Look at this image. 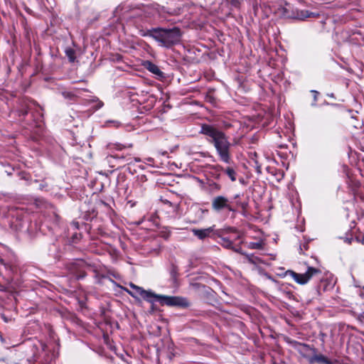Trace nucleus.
<instances>
[{
    "mask_svg": "<svg viewBox=\"0 0 364 364\" xmlns=\"http://www.w3.org/2000/svg\"><path fill=\"white\" fill-rule=\"evenodd\" d=\"M129 287L132 290L126 288L124 291L135 299H139L141 297L152 304L157 301L161 305L168 306L186 308L190 306L189 301L185 297L156 294L151 290H145L133 283H130Z\"/></svg>",
    "mask_w": 364,
    "mask_h": 364,
    "instance_id": "nucleus-1",
    "label": "nucleus"
},
{
    "mask_svg": "<svg viewBox=\"0 0 364 364\" xmlns=\"http://www.w3.org/2000/svg\"><path fill=\"white\" fill-rule=\"evenodd\" d=\"M200 133L206 136L208 141L214 146L220 160L225 164H230L232 144L225 133L207 124L201 125Z\"/></svg>",
    "mask_w": 364,
    "mask_h": 364,
    "instance_id": "nucleus-2",
    "label": "nucleus"
},
{
    "mask_svg": "<svg viewBox=\"0 0 364 364\" xmlns=\"http://www.w3.org/2000/svg\"><path fill=\"white\" fill-rule=\"evenodd\" d=\"M146 36L154 39L159 46L170 48L181 42L182 33L178 27H157L147 30Z\"/></svg>",
    "mask_w": 364,
    "mask_h": 364,
    "instance_id": "nucleus-3",
    "label": "nucleus"
},
{
    "mask_svg": "<svg viewBox=\"0 0 364 364\" xmlns=\"http://www.w3.org/2000/svg\"><path fill=\"white\" fill-rule=\"evenodd\" d=\"M212 210L218 214L224 212H236V208L232 205L230 200L225 196H217L211 200Z\"/></svg>",
    "mask_w": 364,
    "mask_h": 364,
    "instance_id": "nucleus-4",
    "label": "nucleus"
},
{
    "mask_svg": "<svg viewBox=\"0 0 364 364\" xmlns=\"http://www.w3.org/2000/svg\"><path fill=\"white\" fill-rule=\"evenodd\" d=\"M319 269L309 267L304 274H299L292 270H288L287 274H289L294 281L301 285L306 284L314 276L321 274Z\"/></svg>",
    "mask_w": 364,
    "mask_h": 364,
    "instance_id": "nucleus-5",
    "label": "nucleus"
},
{
    "mask_svg": "<svg viewBox=\"0 0 364 364\" xmlns=\"http://www.w3.org/2000/svg\"><path fill=\"white\" fill-rule=\"evenodd\" d=\"M23 212L17 208H12L9 210L6 215L9 227L14 230H18L22 227L21 217Z\"/></svg>",
    "mask_w": 364,
    "mask_h": 364,
    "instance_id": "nucleus-6",
    "label": "nucleus"
},
{
    "mask_svg": "<svg viewBox=\"0 0 364 364\" xmlns=\"http://www.w3.org/2000/svg\"><path fill=\"white\" fill-rule=\"evenodd\" d=\"M297 351L310 362V358L316 353V349L311 347L308 344L297 343L296 347Z\"/></svg>",
    "mask_w": 364,
    "mask_h": 364,
    "instance_id": "nucleus-7",
    "label": "nucleus"
},
{
    "mask_svg": "<svg viewBox=\"0 0 364 364\" xmlns=\"http://www.w3.org/2000/svg\"><path fill=\"white\" fill-rule=\"evenodd\" d=\"M144 65L150 73L154 74L157 79L161 80L165 77V74L160 70L158 65L152 62L146 61Z\"/></svg>",
    "mask_w": 364,
    "mask_h": 364,
    "instance_id": "nucleus-8",
    "label": "nucleus"
},
{
    "mask_svg": "<svg viewBox=\"0 0 364 364\" xmlns=\"http://www.w3.org/2000/svg\"><path fill=\"white\" fill-rule=\"evenodd\" d=\"M141 11L145 18L155 17L160 15V7L158 5H146L143 7Z\"/></svg>",
    "mask_w": 364,
    "mask_h": 364,
    "instance_id": "nucleus-9",
    "label": "nucleus"
},
{
    "mask_svg": "<svg viewBox=\"0 0 364 364\" xmlns=\"http://www.w3.org/2000/svg\"><path fill=\"white\" fill-rule=\"evenodd\" d=\"M215 225L209 227L205 229H193L192 232L193 235L200 240H204L209 237L210 234L214 231Z\"/></svg>",
    "mask_w": 364,
    "mask_h": 364,
    "instance_id": "nucleus-10",
    "label": "nucleus"
},
{
    "mask_svg": "<svg viewBox=\"0 0 364 364\" xmlns=\"http://www.w3.org/2000/svg\"><path fill=\"white\" fill-rule=\"evenodd\" d=\"M81 91H87L86 89H75L73 91H63L62 92V95L65 99L69 100H76L79 97Z\"/></svg>",
    "mask_w": 364,
    "mask_h": 364,
    "instance_id": "nucleus-11",
    "label": "nucleus"
},
{
    "mask_svg": "<svg viewBox=\"0 0 364 364\" xmlns=\"http://www.w3.org/2000/svg\"><path fill=\"white\" fill-rule=\"evenodd\" d=\"M319 14L318 13L310 12L307 10L297 11L296 18L299 20H305L308 18L317 17Z\"/></svg>",
    "mask_w": 364,
    "mask_h": 364,
    "instance_id": "nucleus-12",
    "label": "nucleus"
},
{
    "mask_svg": "<svg viewBox=\"0 0 364 364\" xmlns=\"http://www.w3.org/2000/svg\"><path fill=\"white\" fill-rule=\"evenodd\" d=\"M215 168H217V170L224 171L225 174L229 177V178L232 181H236L237 173H236V171H235L234 167L228 166L226 168H223L220 166H218Z\"/></svg>",
    "mask_w": 364,
    "mask_h": 364,
    "instance_id": "nucleus-13",
    "label": "nucleus"
},
{
    "mask_svg": "<svg viewBox=\"0 0 364 364\" xmlns=\"http://www.w3.org/2000/svg\"><path fill=\"white\" fill-rule=\"evenodd\" d=\"M316 362L323 364H333L332 362L329 360L326 356L321 354L317 355L316 353L312 355L311 358H310L309 363H314Z\"/></svg>",
    "mask_w": 364,
    "mask_h": 364,
    "instance_id": "nucleus-14",
    "label": "nucleus"
},
{
    "mask_svg": "<svg viewBox=\"0 0 364 364\" xmlns=\"http://www.w3.org/2000/svg\"><path fill=\"white\" fill-rule=\"evenodd\" d=\"M85 103L86 105L97 103L96 106L93 108L94 110H98L104 106L103 102L100 100L99 98L95 96H92L90 98L85 100Z\"/></svg>",
    "mask_w": 364,
    "mask_h": 364,
    "instance_id": "nucleus-15",
    "label": "nucleus"
},
{
    "mask_svg": "<svg viewBox=\"0 0 364 364\" xmlns=\"http://www.w3.org/2000/svg\"><path fill=\"white\" fill-rule=\"evenodd\" d=\"M127 147H132V144H129L128 146L123 145L119 143H109L107 146V149L112 151V150H122Z\"/></svg>",
    "mask_w": 364,
    "mask_h": 364,
    "instance_id": "nucleus-16",
    "label": "nucleus"
},
{
    "mask_svg": "<svg viewBox=\"0 0 364 364\" xmlns=\"http://www.w3.org/2000/svg\"><path fill=\"white\" fill-rule=\"evenodd\" d=\"M65 53L70 62L73 63L75 60V50L72 48L68 47L65 49Z\"/></svg>",
    "mask_w": 364,
    "mask_h": 364,
    "instance_id": "nucleus-17",
    "label": "nucleus"
},
{
    "mask_svg": "<svg viewBox=\"0 0 364 364\" xmlns=\"http://www.w3.org/2000/svg\"><path fill=\"white\" fill-rule=\"evenodd\" d=\"M221 189V186L214 181H210L208 183V190L210 193H215L220 191Z\"/></svg>",
    "mask_w": 364,
    "mask_h": 364,
    "instance_id": "nucleus-18",
    "label": "nucleus"
},
{
    "mask_svg": "<svg viewBox=\"0 0 364 364\" xmlns=\"http://www.w3.org/2000/svg\"><path fill=\"white\" fill-rule=\"evenodd\" d=\"M247 246L251 250H262L264 247V242L262 241L250 242L247 243Z\"/></svg>",
    "mask_w": 364,
    "mask_h": 364,
    "instance_id": "nucleus-19",
    "label": "nucleus"
},
{
    "mask_svg": "<svg viewBox=\"0 0 364 364\" xmlns=\"http://www.w3.org/2000/svg\"><path fill=\"white\" fill-rule=\"evenodd\" d=\"M221 245L227 249H233V244L230 239L228 237H221Z\"/></svg>",
    "mask_w": 364,
    "mask_h": 364,
    "instance_id": "nucleus-20",
    "label": "nucleus"
},
{
    "mask_svg": "<svg viewBox=\"0 0 364 364\" xmlns=\"http://www.w3.org/2000/svg\"><path fill=\"white\" fill-rule=\"evenodd\" d=\"M235 205L237 208H240L243 211H246L248 207V202L247 201H240V200H236L235 201Z\"/></svg>",
    "mask_w": 364,
    "mask_h": 364,
    "instance_id": "nucleus-21",
    "label": "nucleus"
},
{
    "mask_svg": "<svg viewBox=\"0 0 364 364\" xmlns=\"http://www.w3.org/2000/svg\"><path fill=\"white\" fill-rule=\"evenodd\" d=\"M279 292L282 296H284L285 298L291 299L293 297V294L291 291H287L282 288H280L279 289Z\"/></svg>",
    "mask_w": 364,
    "mask_h": 364,
    "instance_id": "nucleus-22",
    "label": "nucleus"
},
{
    "mask_svg": "<svg viewBox=\"0 0 364 364\" xmlns=\"http://www.w3.org/2000/svg\"><path fill=\"white\" fill-rule=\"evenodd\" d=\"M232 250H233L235 252H238V253H240L241 255H245V256L248 258V259H249V260H250V256L249 255L245 254V252H243L242 251L241 247H234V246H233V249H232Z\"/></svg>",
    "mask_w": 364,
    "mask_h": 364,
    "instance_id": "nucleus-23",
    "label": "nucleus"
},
{
    "mask_svg": "<svg viewBox=\"0 0 364 364\" xmlns=\"http://www.w3.org/2000/svg\"><path fill=\"white\" fill-rule=\"evenodd\" d=\"M314 97V102L311 104L312 106H316V102L317 101L318 96L319 95L318 92L316 90H311Z\"/></svg>",
    "mask_w": 364,
    "mask_h": 364,
    "instance_id": "nucleus-24",
    "label": "nucleus"
},
{
    "mask_svg": "<svg viewBox=\"0 0 364 364\" xmlns=\"http://www.w3.org/2000/svg\"><path fill=\"white\" fill-rule=\"evenodd\" d=\"M355 316L358 321L364 322V311L360 314H356Z\"/></svg>",
    "mask_w": 364,
    "mask_h": 364,
    "instance_id": "nucleus-25",
    "label": "nucleus"
},
{
    "mask_svg": "<svg viewBox=\"0 0 364 364\" xmlns=\"http://www.w3.org/2000/svg\"><path fill=\"white\" fill-rule=\"evenodd\" d=\"M177 269L176 267H173L171 270V275L173 277V279H176L177 277Z\"/></svg>",
    "mask_w": 364,
    "mask_h": 364,
    "instance_id": "nucleus-26",
    "label": "nucleus"
},
{
    "mask_svg": "<svg viewBox=\"0 0 364 364\" xmlns=\"http://www.w3.org/2000/svg\"><path fill=\"white\" fill-rule=\"evenodd\" d=\"M244 0H230V4L235 6V7H237L240 6V4H241L242 1H243Z\"/></svg>",
    "mask_w": 364,
    "mask_h": 364,
    "instance_id": "nucleus-27",
    "label": "nucleus"
},
{
    "mask_svg": "<svg viewBox=\"0 0 364 364\" xmlns=\"http://www.w3.org/2000/svg\"><path fill=\"white\" fill-rule=\"evenodd\" d=\"M85 276H86V273L83 271V272H80L78 275H77V278L78 279H80L84 278Z\"/></svg>",
    "mask_w": 364,
    "mask_h": 364,
    "instance_id": "nucleus-28",
    "label": "nucleus"
},
{
    "mask_svg": "<svg viewBox=\"0 0 364 364\" xmlns=\"http://www.w3.org/2000/svg\"><path fill=\"white\" fill-rule=\"evenodd\" d=\"M28 114V110H21L19 111V116H25Z\"/></svg>",
    "mask_w": 364,
    "mask_h": 364,
    "instance_id": "nucleus-29",
    "label": "nucleus"
},
{
    "mask_svg": "<svg viewBox=\"0 0 364 364\" xmlns=\"http://www.w3.org/2000/svg\"><path fill=\"white\" fill-rule=\"evenodd\" d=\"M71 225L75 228V229H78V227H79V225H78V223L77 222H73L71 223Z\"/></svg>",
    "mask_w": 364,
    "mask_h": 364,
    "instance_id": "nucleus-30",
    "label": "nucleus"
},
{
    "mask_svg": "<svg viewBox=\"0 0 364 364\" xmlns=\"http://www.w3.org/2000/svg\"><path fill=\"white\" fill-rule=\"evenodd\" d=\"M146 160L149 162V163H151V162H153L154 161V159L152 158H147L146 159Z\"/></svg>",
    "mask_w": 364,
    "mask_h": 364,
    "instance_id": "nucleus-31",
    "label": "nucleus"
},
{
    "mask_svg": "<svg viewBox=\"0 0 364 364\" xmlns=\"http://www.w3.org/2000/svg\"><path fill=\"white\" fill-rule=\"evenodd\" d=\"M107 123H114V126H118V122H114V121H112V122H107Z\"/></svg>",
    "mask_w": 364,
    "mask_h": 364,
    "instance_id": "nucleus-32",
    "label": "nucleus"
},
{
    "mask_svg": "<svg viewBox=\"0 0 364 364\" xmlns=\"http://www.w3.org/2000/svg\"><path fill=\"white\" fill-rule=\"evenodd\" d=\"M240 197V195L239 194H237L234 196V199H235L236 200H237V199L239 198Z\"/></svg>",
    "mask_w": 364,
    "mask_h": 364,
    "instance_id": "nucleus-33",
    "label": "nucleus"
},
{
    "mask_svg": "<svg viewBox=\"0 0 364 364\" xmlns=\"http://www.w3.org/2000/svg\"><path fill=\"white\" fill-rule=\"evenodd\" d=\"M84 264V262H83L82 261H80V262H79L77 263V264H78V265H82V264Z\"/></svg>",
    "mask_w": 364,
    "mask_h": 364,
    "instance_id": "nucleus-34",
    "label": "nucleus"
},
{
    "mask_svg": "<svg viewBox=\"0 0 364 364\" xmlns=\"http://www.w3.org/2000/svg\"><path fill=\"white\" fill-rule=\"evenodd\" d=\"M257 171H258V172H260V170H259L260 166H257Z\"/></svg>",
    "mask_w": 364,
    "mask_h": 364,
    "instance_id": "nucleus-35",
    "label": "nucleus"
},
{
    "mask_svg": "<svg viewBox=\"0 0 364 364\" xmlns=\"http://www.w3.org/2000/svg\"><path fill=\"white\" fill-rule=\"evenodd\" d=\"M300 253H301H301H303V252H302V248H301V247H300Z\"/></svg>",
    "mask_w": 364,
    "mask_h": 364,
    "instance_id": "nucleus-36",
    "label": "nucleus"
},
{
    "mask_svg": "<svg viewBox=\"0 0 364 364\" xmlns=\"http://www.w3.org/2000/svg\"><path fill=\"white\" fill-rule=\"evenodd\" d=\"M135 161H140V159H135Z\"/></svg>",
    "mask_w": 364,
    "mask_h": 364,
    "instance_id": "nucleus-37",
    "label": "nucleus"
},
{
    "mask_svg": "<svg viewBox=\"0 0 364 364\" xmlns=\"http://www.w3.org/2000/svg\"><path fill=\"white\" fill-rule=\"evenodd\" d=\"M8 174L9 175H11V173H10V171H8Z\"/></svg>",
    "mask_w": 364,
    "mask_h": 364,
    "instance_id": "nucleus-38",
    "label": "nucleus"
},
{
    "mask_svg": "<svg viewBox=\"0 0 364 364\" xmlns=\"http://www.w3.org/2000/svg\"><path fill=\"white\" fill-rule=\"evenodd\" d=\"M8 174L9 175H11V173H10V171H8Z\"/></svg>",
    "mask_w": 364,
    "mask_h": 364,
    "instance_id": "nucleus-39",
    "label": "nucleus"
}]
</instances>
